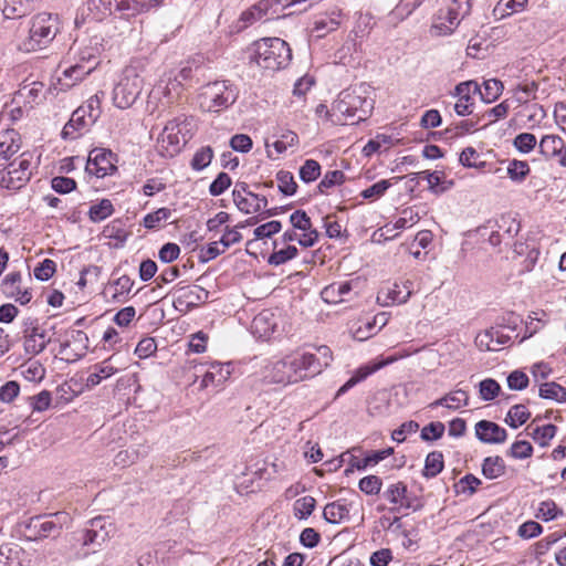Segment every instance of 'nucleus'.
Segmentation results:
<instances>
[{
	"label": "nucleus",
	"mask_w": 566,
	"mask_h": 566,
	"mask_svg": "<svg viewBox=\"0 0 566 566\" xmlns=\"http://www.w3.org/2000/svg\"><path fill=\"white\" fill-rule=\"evenodd\" d=\"M530 416L531 413L527 410L526 406L514 405L513 407L510 408L505 417V422L512 428H518L528 420Z\"/></svg>",
	"instance_id": "79ce46f5"
},
{
	"label": "nucleus",
	"mask_w": 566,
	"mask_h": 566,
	"mask_svg": "<svg viewBox=\"0 0 566 566\" xmlns=\"http://www.w3.org/2000/svg\"><path fill=\"white\" fill-rule=\"evenodd\" d=\"M171 216V210L168 208H159L158 210L148 213L144 218V227L147 229L158 228L164 221L168 220Z\"/></svg>",
	"instance_id": "4d7b16f0"
},
{
	"label": "nucleus",
	"mask_w": 566,
	"mask_h": 566,
	"mask_svg": "<svg viewBox=\"0 0 566 566\" xmlns=\"http://www.w3.org/2000/svg\"><path fill=\"white\" fill-rule=\"evenodd\" d=\"M113 359L114 357L111 356L109 358L93 366V370L85 381V387L87 389L96 387L103 380L108 379L119 370V368L113 363Z\"/></svg>",
	"instance_id": "a878e982"
},
{
	"label": "nucleus",
	"mask_w": 566,
	"mask_h": 566,
	"mask_svg": "<svg viewBox=\"0 0 566 566\" xmlns=\"http://www.w3.org/2000/svg\"><path fill=\"white\" fill-rule=\"evenodd\" d=\"M501 391L499 382L492 378L484 379L479 385L480 397L484 401L493 400Z\"/></svg>",
	"instance_id": "5fc2aeb1"
},
{
	"label": "nucleus",
	"mask_w": 566,
	"mask_h": 566,
	"mask_svg": "<svg viewBox=\"0 0 566 566\" xmlns=\"http://www.w3.org/2000/svg\"><path fill=\"white\" fill-rule=\"evenodd\" d=\"M21 149L20 134L14 129L0 130V166L10 163Z\"/></svg>",
	"instance_id": "6ab92c4d"
},
{
	"label": "nucleus",
	"mask_w": 566,
	"mask_h": 566,
	"mask_svg": "<svg viewBox=\"0 0 566 566\" xmlns=\"http://www.w3.org/2000/svg\"><path fill=\"white\" fill-rule=\"evenodd\" d=\"M158 87L169 102L176 99L182 91L181 80L175 76V71L165 73L159 81Z\"/></svg>",
	"instance_id": "2f4dec72"
},
{
	"label": "nucleus",
	"mask_w": 566,
	"mask_h": 566,
	"mask_svg": "<svg viewBox=\"0 0 566 566\" xmlns=\"http://www.w3.org/2000/svg\"><path fill=\"white\" fill-rule=\"evenodd\" d=\"M279 317L271 311L260 312L252 321V334L260 339L270 338L277 328Z\"/></svg>",
	"instance_id": "412c9836"
},
{
	"label": "nucleus",
	"mask_w": 566,
	"mask_h": 566,
	"mask_svg": "<svg viewBox=\"0 0 566 566\" xmlns=\"http://www.w3.org/2000/svg\"><path fill=\"white\" fill-rule=\"evenodd\" d=\"M474 429L476 438L486 444H501L507 438L506 430L490 420H480Z\"/></svg>",
	"instance_id": "aec40b11"
},
{
	"label": "nucleus",
	"mask_w": 566,
	"mask_h": 566,
	"mask_svg": "<svg viewBox=\"0 0 566 566\" xmlns=\"http://www.w3.org/2000/svg\"><path fill=\"white\" fill-rule=\"evenodd\" d=\"M134 282L127 275H122L117 280L114 281L112 289L114 293L112 294L113 301H120L125 297L132 290Z\"/></svg>",
	"instance_id": "6e6d98bb"
},
{
	"label": "nucleus",
	"mask_w": 566,
	"mask_h": 566,
	"mask_svg": "<svg viewBox=\"0 0 566 566\" xmlns=\"http://www.w3.org/2000/svg\"><path fill=\"white\" fill-rule=\"evenodd\" d=\"M1 290L6 297L21 305L28 304L32 298L30 290L22 285V276L19 272L8 273L1 282Z\"/></svg>",
	"instance_id": "2eb2a0df"
},
{
	"label": "nucleus",
	"mask_w": 566,
	"mask_h": 566,
	"mask_svg": "<svg viewBox=\"0 0 566 566\" xmlns=\"http://www.w3.org/2000/svg\"><path fill=\"white\" fill-rule=\"evenodd\" d=\"M391 186H392V182L390 179L389 180L384 179V180H380V181L371 185L370 187L366 188L365 190H363L360 192V196L364 199L375 200V199L382 197L385 195V192Z\"/></svg>",
	"instance_id": "13d9d810"
},
{
	"label": "nucleus",
	"mask_w": 566,
	"mask_h": 566,
	"mask_svg": "<svg viewBox=\"0 0 566 566\" xmlns=\"http://www.w3.org/2000/svg\"><path fill=\"white\" fill-rule=\"evenodd\" d=\"M385 499L398 507H409L407 500V485L403 482L390 484L384 493Z\"/></svg>",
	"instance_id": "72a5a7b5"
},
{
	"label": "nucleus",
	"mask_w": 566,
	"mask_h": 566,
	"mask_svg": "<svg viewBox=\"0 0 566 566\" xmlns=\"http://www.w3.org/2000/svg\"><path fill=\"white\" fill-rule=\"evenodd\" d=\"M563 139L557 135H545L539 144V153L547 159H553L557 153V147L562 146Z\"/></svg>",
	"instance_id": "a18cd8bd"
},
{
	"label": "nucleus",
	"mask_w": 566,
	"mask_h": 566,
	"mask_svg": "<svg viewBox=\"0 0 566 566\" xmlns=\"http://www.w3.org/2000/svg\"><path fill=\"white\" fill-rule=\"evenodd\" d=\"M528 436L535 443L545 448L548 447L553 438L556 436L557 427L554 424H544L534 427L533 423L527 426Z\"/></svg>",
	"instance_id": "7c9ffc66"
},
{
	"label": "nucleus",
	"mask_w": 566,
	"mask_h": 566,
	"mask_svg": "<svg viewBox=\"0 0 566 566\" xmlns=\"http://www.w3.org/2000/svg\"><path fill=\"white\" fill-rule=\"evenodd\" d=\"M17 96L22 98L30 107L40 104L45 97V88L42 82L23 83L17 93Z\"/></svg>",
	"instance_id": "c756f323"
},
{
	"label": "nucleus",
	"mask_w": 566,
	"mask_h": 566,
	"mask_svg": "<svg viewBox=\"0 0 566 566\" xmlns=\"http://www.w3.org/2000/svg\"><path fill=\"white\" fill-rule=\"evenodd\" d=\"M482 473L486 479H497L505 473L504 460L499 457H488L482 464Z\"/></svg>",
	"instance_id": "4c0bfd02"
},
{
	"label": "nucleus",
	"mask_w": 566,
	"mask_h": 566,
	"mask_svg": "<svg viewBox=\"0 0 566 566\" xmlns=\"http://www.w3.org/2000/svg\"><path fill=\"white\" fill-rule=\"evenodd\" d=\"M413 293V282L405 280L382 286L377 294V302L381 306H391L406 303Z\"/></svg>",
	"instance_id": "f8f14e48"
},
{
	"label": "nucleus",
	"mask_w": 566,
	"mask_h": 566,
	"mask_svg": "<svg viewBox=\"0 0 566 566\" xmlns=\"http://www.w3.org/2000/svg\"><path fill=\"white\" fill-rule=\"evenodd\" d=\"M398 360V356H389L387 358H381L375 361H369L368 364L360 366L355 374L338 389L337 395H342L346 392L349 388L354 387L356 384L363 381L371 374L377 370L386 367Z\"/></svg>",
	"instance_id": "a211bd4d"
},
{
	"label": "nucleus",
	"mask_w": 566,
	"mask_h": 566,
	"mask_svg": "<svg viewBox=\"0 0 566 566\" xmlns=\"http://www.w3.org/2000/svg\"><path fill=\"white\" fill-rule=\"evenodd\" d=\"M365 84L344 90L332 104L331 122L334 124L358 123L366 119L373 109Z\"/></svg>",
	"instance_id": "f03ea898"
},
{
	"label": "nucleus",
	"mask_w": 566,
	"mask_h": 566,
	"mask_svg": "<svg viewBox=\"0 0 566 566\" xmlns=\"http://www.w3.org/2000/svg\"><path fill=\"white\" fill-rule=\"evenodd\" d=\"M470 8V0H443L433 18L432 31L437 35L453 33L461 19L469 13Z\"/></svg>",
	"instance_id": "423d86ee"
},
{
	"label": "nucleus",
	"mask_w": 566,
	"mask_h": 566,
	"mask_svg": "<svg viewBox=\"0 0 566 566\" xmlns=\"http://www.w3.org/2000/svg\"><path fill=\"white\" fill-rule=\"evenodd\" d=\"M213 158V150L210 146H205L198 149L192 159H191V168L200 171L208 167Z\"/></svg>",
	"instance_id": "8fccbe9b"
},
{
	"label": "nucleus",
	"mask_w": 566,
	"mask_h": 566,
	"mask_svg": "<svg viewBox=\"0 0 566 566\" xmlns=\"http://www.w3.org/2000/svg\"><path fill=\"white\" fill-rule=\"evenodd\" d=\"M238 95L227 81H216L203 85L198 94V105L203 112H220L231 106Z\"/></svg>",
	"instance_id": "39448f33"
},
{
	"label": "nucleus",
	"mask_w": 566,
	"mask_h": 566,
	"mask_svg": "<svg viewBox=\"0 0 566 566\" xmlns=\"http://www.w3.org/2000/svg\"><path fill=\"white\" fill-rule=\"evenodd\" d=\"M87 115L84 114L83 109H80L78 107L73 112L70 120L65 124V126L62 129V137L63 138H70L75 139L85 132L90 129V127L94 123H88Z\"/></svg>",
	"instance_id": "393cba45"
},
{
	"label": "nucleus",
	"mask_w": 566,
	"mask_h": 566,
	"mask_svg": "<svg viewBox=\"0 0 566 566\" xmlns=\"http://www.w3.org/2000/svg\"><path fill=\"white\" fill-rule=\"evenodd\" d=\"M86 170L97 178L111 175L116 170V166L113 163V154L106 149H93L88 156Z\"/></svg>",
	"instance_id": "dca6fc26"
},
{
	"label": "nucleus",
	"mask_w": 566,
	"mask_h": 566,
	"mask_svg": "<svg viewBox=\"0 0 566 566\" xmlns=\"http://www.w3.org/2000/svg\"><path fill=\"white\" fill-rule=\"evenodd\" d=\"M159 4L160 0H91L88 3L90 10L96 11V19H102L114 11H123L128 15H135L156 9Z\"/></svg>",
	"instance_id": "0eeeda50"
},
{
	"label": "nucleus",
	"mask_w": 566,
	"mask_h": 566,
	"mask_svg": "<svg viewBox=\"0 0 566 566\" xmlns=\"http://www.w3.org/2000/svg\"><path fill=\"white\" fill-rule=\"evenodd\" d=\"M316 500L311 495L297 499L293 504V515L297 520H306L314 512Z\"/></svg>",
	"instance_id": "58836bf2"
},
{
	"label": "nucleus",
	"mask_w": 566,
	"mask_h": 566,
	"mask_svg": "<svg viewBox=\"0 0 566 566\" xmlns=\"http://www.w3.org/2000/svg\"><path fill=\"white\" fill-rule=\"evenodd\" d=\"M469 403V395L467 391L462 389H458L451 391L443 396L442 398L436 400L432 406H444L449 409H459L461 407H465Z\"/></svg>",
	"instance_id": "f704fd0d"
},
{
	"label": "nucleus",
	"mask_w": 566,
	"mask_h": 566,
	"mask_svg": "<svg viewBox=\"0 0 566 566\" xmlns=\"http://www.w3.org/2000/svg\"><path fill=\"white\" fill-rule=\"evenodd\" d=\"M78 108L83 109L84 114L87 115L88 123H95L102 113L101 98L98 97L97 94L93 95Z\"/></svg>",
	"instance_id": "bf43d9fd"
},
{
	"label": "nucleus",
	"mask_w": 566,
	"mask_h": 566,
	"mask_svg": "<svg viewBox=\"0 0 566 566\" xmlns=\"http://www.w3.org/2000/svg\"><path fill=\"white\" fill-rule=\"evenodd\" d=\"M279 13L277 0H260L241 13L234 25L235 32H243L249 25L265 15L273 17Z\"/></svg>",
	"instance_id": "9b49d317"
},
{
	"label": "nucleus",
	"mask_w": 566,
	"mask_h": 566,
	"mask_svg": "<svg viewBox=\"0 0 566 566\" xmlns=\"http://www.w3.org/2000/svg\"><path fill=\"white\" fill-rule=\"evenodd\" d=\"M276 181H277L279 190L284 196L295 195V192L297 190V184H296L292 172L286 171V170H280L276 174Z\"/></svg>",
	"instance_id": "49530a36"
},
{
	"label": "nucleus",
	"mask_w": 566,
	"mask_h": 566,
	"mask_svg": "<svg viewBox=\"0 0 566 566\" xmlns=\"http://www.w3.org/2000/svg\"><path fill=\"white\" fill-rule=\"evenodd\" d=\"M232 197L237 208L245 214L261 212L268 207L266 197L250 191L245 182L235 184Z\"/></svg>",
	"instance_id": "9d476101"
},
{
	"label": "nucleus",
	"mask_w": 566,
	"mask_h": 566,
	"mask_svg": "<svg viewBox=\"0 0 566 566\" xmlns=\"http://www.w3.org/2000/svg\"><path fill=\"white\" fill-rule=\"evenodd\" d=\"M297 255V248L291 244H282L281 241H274V251L269 258L272 265H281L294 259Z\"/></svg>",
	"instance_id": "473e14b6"
},
{
	"label": "nucleus",
	"mask_w": 566,
	"mask_h": 566,
	"mask_svg": "<svg viewBox=\"0 0 566 566\" xmlns=\"http://www.w3.org/2000/svg\"><path fill=\"white\" fill-rule=\"evenodd\" d=\"M114 212L113 203L109 199H102L90 207L88 217L93 222H101L112 216Z\"/></svg>",
	"instance_id": "a19ab883"
},
{
	"label": "nucleus",
	"mask_w": 566,
	"mask_h": 566,
	"mask_svg": "<svg viewBox=\"0 0 566 566\" xmlns=\"http://www.w3.org/2000/svg\"><path fill=\"white\" fill-rule=\"evenodd\" d=\"M282 224L280 221L272 220L266 223H263L256 227L253 231L254 240H261L264 238H270L273 234L280 232Z\"/></svg>",
	"instance_id": "338daca9"
},
{
	"label": "nucleus",
	"mask_w": 566,
	"mask_h": 566,
	"mask_svg": "<svg viewBox=\"0 0 566 566\" xmlns=\"http://www.w3.org/2000/svg\"><path fill=\"white\" fill-rule=\"evenodd\" d=\"M321 175V165L314 159H306L300 168V178L308 184L315 181Z\"/></svg>",
	"instance_id": "864d4df0"
},
{
	"label": "nucleus",
	"mask_w": 566,
	"mask_h": 566,
	"mask_svg": "<svg viewBox=\"0 0 566 566\" xmlns=\"http://www.w3.org/2000/svg\"><path fill=\"white\" fill-rule=\"evenodd\" d=\"M50 42V38H19L17 48L25 53L36 52L45 48Z\"/></svg>",
	"instance_id": "603ef678"
},
{
	"label": "nucleus",
	"mask_w": 566,
	"mask_h": 566,
	"mask_svg": "<svg viewBox=\"0 0 566 566\" xmlns=\"http://www.w3.org/2000/svg\"><path fill=\"white\" fill-rule=\"evenodd\" d=\"M443 469V455L439 451L430 452L426 458L423 475L426 478H434Z\"/></svg>",
	"instance_id": "c03bdc74"
},
{
	"label": "nucleus",
	"mask_w": 566,
	"mask_h": 566,
	"mask_svg": "<svg viewBox=\"0 0 566 566\" xmlns=\"http://www.w3.org/2000/svg\"><path fill=\"white\" fill-rule=\"evenodd\" d=\"M420 220L417 211L412 208L403 209L400 216L396 219L394 227L396 229H407L416 224Z\"/></svg>",
	"instance_id": "69168bd1"
},
{
	"label": "nucleus",
	"mask_w": 566,
	"mask_h": 566,
	"mask_svg": "<svg viewBox=\"0 0 566 566\" xmlns=\"http://www.w3.org/2000/svg\"><path fill=\"white\" fill-rule=\"evenodd\" d=\"M536 144L537 139L535 135L531 133H521L513 140L514 147L518 151L524 154L532 151L535 148Z\"/></svg>",
	"instance_id": "052dcab7"
},
{
	"label": "nucleus",
	"mask_w": 566,
	"mask_h": 566,
	"mask_svg": "<svg viewBox=\"0 0 566 566\" xmlns=\"http://www.w3.org/2000/svg\"><path fill=\"white\" fill-rule=\"evenodd\" d=\"M144 81L135 67H126L123 76L114 87L113 99L118 108L125 109L132 106L143 90Z\"/></svg>",
	"instance_id": "1a4fd4ad"
},
{
	"label": "nucleus",
	"mask_w": 566,
	"mask_h": 566,
	"mask_svg": "<svg viewBox=\"0 0 566 566\" xmlns=\"http://www.w3.org/2000/svg\"><path fill=\"white\" fill-rule=\"evenodd\" d=\"M350 292V282H336L324 287L321 292V296L326 303L338 304L347 301V295H349Z\"/></svg>",
	"instance_id": "c85d7f7f"
},
{
	"label": "nucleus",
	"mask_w": 566,
	"mask_h": 566,
	"mask_svg": "<svg viewBox=\"0 0 566 566\" xmlns=\"http://www.w3.org/2000/svg\"><path fill=\"white\" fill-rule=\"evenodd\" d=\"M530 171L531 168L527 161L514 159L507 166V175L515 182H522Z\"/></svg>",
	"instance_id": "3c124183"
},
{
	"label": "nucleus",
	"mask_w": 566,
	"mask_h": 566,
	"mask_svg": "<svg viewBox=\"0 0 566 566\" xmlns=\"http://www.w3.org/2000/svg\"><path fill=\"white\" fill-rule=\"evenodd\" d=\"M230 375L231 370L229 364L212 363L201 379L200 389H206L210 386H220Z\"/></svg>",
	"instance_id": "bb28decb"
},
{
	"label": "nucleus",
	"mask_w": 566,
	"mask_h": 566,
	"mask_svg": "<svg viewBox=\"0 0 566 566\" xmlns=\"http://www.w3.org/2000/svg\"><path fill=\"white\" fill-rule=\"evenodd\" d=\"M50 340L51 336L45 328L33 326L25 331L23 342L24 350L29 355H38L45 349Z\"/></svg>",
	"instance_id": "b1692460"
},
{
	"label": "nucleus",
	"mask_w": 566,
	"mask_h": 566,
	"mask_svg": "<svg viewBox=\"0 0 566 566\" xmlns=\"http://www.w3.org/2000/svg\"><path fill=\"white\" fill-rule=\"evenodd\" d=\"M291 56V49L282 38H260L250 48V60L264 70H280L289 64Z\"/></svg>",
	"instance_id": "20e7f679"
},
{
	"label": "nucleus",
	"mask_w": 566,
	"mask_h": 566,
	"mask_svg": "<svg viewBox=\"0 0 566 566\" xmlns=\"http://www.w3.org/2000/svg\"><path fill=\"white\" fill-rule=\"evenodd\" d=\"M537 84L535 82L524 83L516 86L514 96L521 104L527 103L530 99L535 98Z\"/></svg>",
	"instance_id": "680f3d73"
},
{
	"label": "nucleus",
	"mask_w": 566,
	"mask_h": 566,
	"mask_svg": "<svg viewBox=\"0 0 566 566\" xmlns=\"http://www.w3.org/2000/svg\"><path fill=\"white\" fill-rule=\"evenodd\" d=\"M352 507V502L347 503L345 500H337L325 505L323 517L328 523L339 524L349 518Z\"/></svg>",
	"instance_id": "cd10ccee"
},
{
	"label": "nucleus",
	"mask_w": 566,
	"mask_h": 566,
	"mask_svg": "<svg viewBox=\"0 0 566 566\" xmlns=\"http://www.w3.org/2000/svg\"><path fill=\"white\" fill-rule=\"evenodd\" d=\"M298 143L300 139L297 134L293 130L285 129L273 143V147L277 154H284L287 149L297 147Z\"/></svg>",
	"instance_id": "37998d69"
},
{
	"label": "nucleus",
	"mask_w": 566,
	"mask_h": 566,
	"mask_svg": "<svg viewBox=\"0 0 566 566\" xmlns=\"http://www.w3.org/2000/svg\"><path fill=\"white\" fill-rule=\"evenodd\" d=\"M538 395L543 399L553 400L558 403L566 402V388L555 381L542 384Z\"/></svg>",
	"instance_id": "c9c22d12"
},
{
	"label": "nucleus",
	"mask_w": 566,
	"mask_h": 566,
	"mask_svg": "<svg viewBox=\"0 0 566 566\" xmlns=\"http://www.w3.org/2000/svg\"><path fill=\"white\" fill-rule=\"evenodd\" d=\"M197 130L192 117L179 116L169 120L156 140V149L163 157L178 155Z\"/></svg>",
	"instance_id": "7ed1b4c3"
},
{
	"label": "nucleus",
	"mask_w": 566,
	"mask_h": 566,
	"mask_svg": "<svg viewBox=\"0 0 566 566\" xmlns=\"http://www.w3.org/2000/svg\"><path fill=\"white\" fill-rule=\"evenodd\" d=\"M528 0H500L493 9L496 19H503L516 12L524 10Z\"/></svg>",
	"instance_id": "e433bc0d"
},
{
	"label": "nucleus",
	"mask_w": 566,
	"mask_h": 566,
	"mask_svg": "<svg viewBox=\"0 0 566 566\" xmlns=\"http://www.w3.org/2000/svg\"><path fill=\"white\" fill-rule=\"evenodd\" d=\"M62 31L61 22L56 14L43 12L32 18L30 27L31 35H56Z\"/></svg>",
	"instance_id": "4be33fe9"
},
{
	"label": "nucleus",
	"mask_w": 566,
	"mask_h": 566,
	"mask_svg": "<svg viewBox=\"0 0 566 566\" xmlns=\"http://www.w3.org/2000/svg\"><path fill=\"white\" fill-rule=\"evenodd\" d=\"M532 453L533 447L525 440L514 442L509 450V455L514 459H527Z\"/></svg>",
	"instance_id": "774afa93"
},
{
	"label": "nucleus",
	"mask_w": 566,
	"mask_h": 566,
	"mask_svg": "<svg viewBox=\"0 0 566 566\" xmlns=\"http://www.w3.org/2000/svg\"><path fill=\"white\" fill-rule=\"evenodd\" d=\"M381 485L382 482L377 475H367L363 478L358 483L359 490L367 495L378 494L381 490Z\"/></svg>",
	"instance_id": "0e129e2a"
},
{
	"label": "nucleus",
	"mask_w": 566,
	"mask_h": 566,
	"mask_svg": "<svg viewBox=\"0 0 566 566\" xmlns=\"http://www.w3.org/2000/svg\"><path fill=\"white\" fill-rule=\"evenodd\" d=\"M316 366L310 352L295 350L264 366L263 378L271 384H296L314 377Z\"/></svg>",
	"instance_id": "f257e3e1"
},
{
	"label": "nucleus",
	"mask_w": 566,
	"mask_h": 566,
	"mask_svg": "<svg viewBox=\"0 0 566 566\" xmlns=\"http://www.w3.org/2000/svg\"><path fill=\"white\" fill-rule=\"evenodd\" d=\"M345 175L340 170L327 171L323 179L319 181L317 188L319 192L324 193L327 189L344 182Z\"/></svg>",
	"instance_id": "e2e57ef3"
},
{
	"label": "nucleus",
	"mask_w": 566,
	"mask_h": 566,
	"mask_svg": "<svg viewBox=\"0 0 566 566\" xmlns=\"http://www.w3.org/2000/svg\"><path fill=\"white\" fill-rule=\"evenodd\" d=\"M255 222H256L255 218H250V219L245 220L244 222L237 224L234 228H226V232L223 233V235L220 239L221 245L224 249H229L231 245L240 242L242 239V235L238 230L241 228H244L245 226H253V224H255Z\"/></svg>",
	"instance_id": "ea45409f"
},
{
	"label": "nucleus",
	"mask_w": 566,
	"mask_h": 566,
	"mask_svg": "<svg viewBox=\"0 0 566 566\" xmlns=\"http://www.w3.org/2000/svg\"><path fill=\"white\" fill-rule=\"evenodd\" d=\"M503 328L492 327L475 336V345L481 350L496 352L501 346L506 345L511 337L505 335Z\"/></svg>",
	"instance_id": "5701e85b"
},
{
	"label": "nucleus",
	"mask_w": 566,
	"mask_h": 566,
	"mask_svg": "<svg viewBox=\"0 0 566 566\" xmlns=\"http://www.w3.org/2000/svg\"><path fill=\"white\" fill-rule=\"evenodd\" d=\"M31 177V155L22 153L8 165L0 166V187L17 190L23 187Z\"/></svg>",
	"instance_id": "6e6552de"
},
{
	"label": "nucleus",
	"mask_w": 566,
	"mask_h": 566,
	"mask_svg": "<svg viewBox=\"0 0 566 566\" xmlns=\"http://www.w3.org/2000/svg\"><path fill=\"white\" fill-rule=\"evenodd\" d=\"M97 62L92 65L75 64L62 72V75L57 77L56 83H53L49 88L52 91H67L75 86L78 82L84 80L96 66Z\"/></svg>",
	"instance_id": "4468645a"
},
{
	"label": "nucleus",
	"mask_w": 566,
	"mask_h": 566,
	"mask_svg": "<svg viewBox=\"0 0 566 566\" xmlns=\"http://www.w3.org/2000/svg\"><path fill=\"white\" fill-rule=\"evenodd\" d=\"M503 83L496 78L484 81V92H479L485 103H492L499 98L503 92Z\"/></svg>",
	"instance_id": "de8ad7c7"
},
{
	"label": "nucleus",
	"mask_w": 566,
	"mask_h": 566,
	"mask_svg": "<svg viewBox=\"0 0 566 566\" xmlns=\"http://www.w3.org/2000/svg\"><path fill=\"white\" fill-rule=\"evenodd\" d=\"M49 517L36 516L31 518L28 530L33 534L34 539L48 538L50 536H56L62 531V513H55Z\"/></svg>",
	"instance_id": "ddd939ff"
},
{
	"label": "nucleus",
	"mask_w": 566,
	"mask_h": 566,
	"mask_svg": "<svg viewBox=\"0 0 566 566\" xmlns=\"http://www.w3.org/2000/svg\"><path fill=\"white\" fill-rule=\"evenodd\" d=\"M310 355L314 359V365H317L316 369H312L315 376L321 374L323 368L327 367L333 359L332 352L327 346H319L316 348V353H310Z\"/></svg>",
	"instance_id": "09e8293b"
},
{
	"label": "nucleus",
	"mask_w": 566,
	"mask_h": 566,
	"mask_svg": "<svg viewBox=\"0 0 566 566\" xmlns=\"http://www.w3.org/2000/svg\"><path fill=\"white\" fill-rule=\"evenodd\" d=\"M480 92V86L475 81H467L458 84L454 95L458 101L454 104V111L459 116H465L472 113L473 95Z\"/></svg>",
	"instance_id": "f3484780"
}]
</instances>
